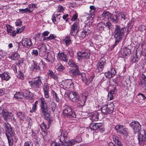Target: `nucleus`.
Masks as SVG:
<instances>
[{
	"label": "nucleus",
	"mask_w": 146,
	"mask_h": 146,
	"mask_svg": "<svg viewBox=\"0 0 146 146\" xmlns=\"http://www.w3.org/2000/svg\"><path fill=\"white\" fill-rule=\"evenodd\" d=\"M3 125L5 130V133L8 140L9 145L12 146L13 141L16 142L17 140L15 136L14 131L7 122L4 123Z\"/></svg>",
	"instance_id": "obj_1"
},
{
	"label": "nucleus",
	"mask_w": 146,
	"mask_h": 146,
	"mask_svg": "<svg viewBox=\"0 0 146 146\" xmlns=\"http://www.w3.org/2000/svg\"><path fill=\"white\" fill-rule=\"evenodd\" d=\"M41 110L45 119L48 121L49 125L51 123L50 112L49 108L48 107L47 104L43 98L40 99Z\"/></svg>",
	"instance_id": "obj_2"
},
{
	"label": "nucleus",
	"mask_w": 146,
	"mask_h": 146,
	"mask_svg": "<svg viewBox=\"0 0 146 146\" xmlns=\"http://www.w3.org/2000/svg\"><path fill=\"white\" fill-rule=\"evenodd\" d=\"M126 29L124 27L117 25L115 27L114 33L113 38L116 39V42H119L123 38Z\"/></svg>",
	"instance_id": "obj_3"
},
{
	"label": "nucleus",
	"mask_w": 146,
	"mask_h": 146,
	"mask_svg": "<svg viewBox=\"0 0 146 146\" xmlns=\"http://www.w3.org/2000/svg\"><path fill=\"white\" fill-rule=\"evenodd\" d=\"M59 137H60V140L62 144L64 146H72L76 144L77 143H79L81 142L82 139L80 136H79V139L78 140L72 139L71 141L68 140L67 138L62 136V135H60Z\"/></svg>",
	"instance_id": "obj_4"
},
{
	"label": "nucleus",
	"mask_w": 146,
	"mask_h": 146,
	"mask_svg": "<svg viewBox=\"0 0 146 146\" xmlns=\"http://www.w3.org/2000/svg\"><path fill=\"white\" fill-rule=\"evenodd\" d=\"M114 108V104L112 102L110 104L103 106L101 108V111L104 114L107 115L111 113Z\"/></svg>",
	"instance_id": "obj_5"
},
{
	"label": "nucleus",
	"mask_w": 146,
	"mask_h": 146,
	"mask_svg": "<svg viewBox=\"0 0 146 146\" xmlns=\"http://www.w3.org/2000/svg\"><path fill=\"white\" fill-rule=\"evenodd\" d=\"M65 109L63 111V114L64 115H66L69 118L75 117L76 115L75 112L72 110L71 107L66 105L65 106Z\"/></svg>",
	"instance_id": "obj_6"
},
{
	"label": "nucleus",
	"mask_w": 146,
	"mask_h": 146,
	"mask_svg": "<svg viewBox=\"0 0 146 146\" xmlns=\"http://www.w3.org/2000/svg\"><path fill=\"white\" fill-rule=\"evenodd\" d=\"M69 97L70 100L73 102H77L79 104H80V102H82L80 100L79 96L76 92H70Z\"/></svg>",
	"instance_id": "obj_7"
},
{
	"label": "nucleus",
	"mask_w": 146,
	"mask_h": 146,
	"mask_svg": "<svg viewBox=\"0 0 146 146\" xmlns=\"http://www.w3.org/2000/svg\"><path fill=\"white\" fill-rule=\"evenodd\" d=\"M79 23L76 22L73 23L71 27L70 33L71 35L74 36L78 33L79 29Z\"/></svg>",
	"instance_id": "obj_8"
},
{
	"label": "nucleus",
	"mask_w": 146,
	"mask_h": 146,
	"mask_svg": "<svg viewBox=\"0 0 146 146\" xmlns=\"http://www.w3.org/2000/svg\"><path fill=\"white\" fill-rule=\"evenodd\" d=\"M129 125L133 129L135 133L138 132L141 129V126L137 121H134L132 122Z\"/></svg>",
	"instance_id": "obj_9"
},
{
	"label": "nucleus",
	"mask_w": 146,
	"mask_h": 146,
	"mask_svg": "<svg viewBox=\"0 0 146 146\" xmlns=\"http://www.w3.org/2000/svg\"><path fill=\"white\" fill-rule=\"evenodd\" d=\"M131 54V50L127 47L122 48L119 51V55L122 58L125 57Z\"/></svg>",
	"instance_id": "obj_10"
},
{
	"label": "nucleus",
	"mask_w": 146,
	"mask_h": 146,
	"mask_svg": "<svg viewBox=\"0 0 146 146\" xmlns=\"http://www.w3.org/2000/svg\"><path fill=\"white\" fill-rule=\"evenodd\" d=\"M29 83L30 84V86L33 89H35L40 88L42 84V82L35 80L29 81Z\"/></svg>",
	"instance_id": "obj_11"
},
{
	"label": "nucleus",
	"mask_w": 146,
	"mask_h": 146,
	"mask_svg": "<svg viewBox=\"0 0 146 146\" xmlns=\"http://www.w3.org/2000/svg\"><path fill=\"white\" fill-rule=\"evenodd\" d=\"M21 42L23 46L27 48H30L33 45L31 40L29 38H23Z\"/></svg>",
	"instance_id": "obj_12"
},
{
	"label": "nucleus",
	"mask_w": 146,
	"mask_h": 146,
	"mask_svg": "<svg viewBox=\"0 0 146 146\" xmlns=\"http://www.w3.org/2000/svg\"><path fill=\"white\" fill-rule=\"evenodd\" d=\"M90 54L89 52H77V58L78 60L83 58L89 59Z\"/></svg>",
	"instance_id": "obj_13"
},
{
	"label": "nucleus",
	"mask_w": 146,
	"mask_h": 146,
	"mask_svg": "<svg viewBox=\"0 0 146 146\" xmlns=\"http://www.w3.org/2000/svg\"><path fill=\"white\" fill-rule=\"evenodd\" d=\"M69 72L75 80L77 79V76L80 75V71L78 69L74 68L72 70L70 69Z\"/></svg>",
	"instance_id": "obj_14"
},
{
	"label": "nucleus",
	"mask_w": 146,
	"mask_h": 146,
	"mask_svg": "<svg viewBox=\"0 0 146 146\" xmlns=\"http://www.w3.org/2000/svg\"><path fill=\"white\" fill-rule=\"evenodd\" d=\"M4 113L3 117L5 120L9 121L12 119L13 115L11 113L9 112L7 110H6L5 111H4Z\"/></svg>",
	"instance_id": "obj_15"
},
{
	"label": "nucleus",
	"mask_w": 146,
	"mask_h": 146,
	"mask_svg": "<svg viewBox=\"0 0 146 146\" xmlns=\"http://www.w3.org/2000/svg\"><path fill=\"white\" fill-rule=\"evenodd\" d=\"M106 64L105 60L104 58H102L97 63V69L99 71H102Z\"/></svg>",
	"instance_id": "obj_16"
},
{
	"label": "nucleus",
	"mask_w": 146,
	"mask_h": 146,
	"mask_svg": "<svg viewBox=\"0 0 146 146\" xmlns=\"http://www.w3.org/2000/svg\"><path fill=\"white\" fill-rule=\"evenodd\" d=\"M116 74V71L113 68L110 69L107 72L105 73L106 77L109 78H111L113 77Z\"/></svg>",
	"instance_id": "obj_17"
},
{
	"label": "nucleus",
	"mask_w": 146,
	"mask_h": 146,
	"mask_svg": "<svg viewBox=\"0 0 146 146\" xmlns=\"http://www.w3.org/2000/svg\"><path fill=\"white\" fill-rule=\"evenodd\" d=\"M111 14L109 12L105 11L101 15L102 16L100 17V18L101 20H105L106 21H109L111 17Z\"/></svg>",
	"instance_id": "obj_18"
},
{
	"label": "nucleus",
	"mask_w": 146,
	"mask_h": 146,
	"mask_svg": "<svg viewBox=\"0 0 146 146\" xmlns=\"http://www.w3.org/2000/svg\"><path fill=\"white\" fill-rule=\"evenodd\" d=\"M23 97L27 99L31 100L33 99V94L29 90H25L23 92Z\"/></svg>",
	"instance_id": "obj_19"
},
{
	"label": "nucleus",
	"mask_w": 146,
	"mask_h": 146,
	"mask_svg": "<svg viewBox=\"0 0 146 146\" xmlns=\"http://www.w3.org/2000/svg\"><path fill=\"white\" fill-rule=\"evenodd\" d=\"M143 133L144 134H141L140 133L138 135V138L139 141V143L140 145H143V143L146 140V136L145 134V131H143Z\"/></svg>",
	"instance_id": "obj_20"
},
{
	"label": "nucleus",
	"mask_w": 146,
	"mask_h": 146,
	"mask_svg": "<svg viewBox=\"0 0 146 146\" xmlns=\"http://www.w3.org/2000/svg\"><path fill=\"white\" fill-rule=\"evenodd\" d=\"M0 77L2 80L8 81L11 78L9 73L7 72H5L3 73L0 74Z\"/></svg>",
	"instance_id": "obj_21"
},
{
	"label": "nucleus",
	"mask_w": 146,
	"mask_h": 146,
	"mask_svg": "<svg viewBox=\"0 0 146 146\" xmlns=\"http://www.w3.org/2000/svg\"><path fill=\"white\" fill-rule=\"evenodd\" d=\"M33 64H31V70L38 72L40 70V68L38 64L36 62L33 61Z\"/></svg>",
	"instance_id": "obj_22"
},
{
	"label": "nucleus",
	"mask_w": 146,
	"mask_h": 146,
	"mask_svg": "<svg viewBox=\"0 0 146 146\" xmlns=\"http://www.w3.org/2000/svg\"><path fill=\"white\" fill-rule=\"evenodd\" d=\"M146 84V76L142 74L139 77V84L140 86H142Z\"/></svg>",
	"instance_id": "obj_23"
},
{
	"label": "nucleus",
	"mask_w": 146,
	"mask_h": 146,
	"mask_svg": "<svg viewBox=\"0 0 146 146\" xmlns=\"http://www.w3.org/2000/svg\"><path fill=\"white\" fill-rule=\"evenodd\" d=\"M88 96V92L87 91L85 92L84 94L82 95V101H81L82 102H80V104H79L80 106H82L84 105L87 99Z\"/></svg>",
	"instance_id": "obj_24"
},
{
	"label": "nucleus",
	"mask_w": 146,
	"mask_h": 146,
	"mask_svg": "<svg viewBox=\"0 0 146 146\" xmlns=\"http://www.w3.org/2000/svg\"><path fill=\"white\" fill-rule=\"evenodd\" d=\"M99 113L97 111H95L91 114L90 119L92 121H96L99 119Z\"/></svg>",
	"instance_id": "obj_25"
},
{
	"label": "nucleus",
	"mask_w": 146,
	"mask_h": 146,
	"mask_svg": "<svg viewBox=\"0 0 146 146\" xmlns=\"http://www.w3.org/2000/svg\"><path fill=\"white\" fill-rule=\"evenodd\" d=\"M110 19L113 23H117L119 21V17L116 15H111V16Z\"/></svg>",
	"instance_id": "obj_26"
},
{
	"label": "nucleus",
	"mask_w": 146,
	"mask_h": 146,
	"mask_svg": "<svg viewBox=\"0 0 146 146\" xmlns=\"http://www.w3.org/2000/svg\"><path fill=\"white\" fill-rule=\"evenodd\" d=\"M19 54L17 52H13L11 56H9V58L12 60H16L18 59L19 57Z\"/></svg>",
	"instance_id": "obj_27"
},
{
	"label": "nucleus",
	"mask_w": 146,
	"mask_h": 146,
	"mask_svg": "<svg viewBox=\"0 0 146 146\" xmlns=\"http://www.w3.org/2000/svg\"><path fill=\"white\" fill-rule=\"evenodd\" d=\"M90 15H91L90 18H91L92 19L94 17L95 14L94 13L95 11L96 8L94 6L92 5L90 6Z\"/></svg>",
	"instance_id": "obj_28"
},
{
	"label": "nucleus",
	"mask_w": 146,
	"mask_h": 146,
	"mask_svg": "<svg viewBox=\"0 0 146 146\" xmlns=\"http://www.w3.org/2000/svg\"><path fill=\"white\" fill-rule=\"evenodd\" d=\"M127 129L124 126H123L121 131L120 132L121 134H123L125 137V138H126L128 135V133L127 131Z\"/></svg>",
	"instance_id": "obj_29"
},
{
	"label": "nucleus",
	"mask_w": 146,
	"mask_h": 146,
	"mask_svg": "<svg viewBox=\"0 0 146 146\" xmlns=\"http://www.w3.org/2000/svg\"><path fill=\"white\" fill-rule=\"evenodd\" d=\"M96 125V126L97 129H98L100 131L102 132L104 131V129L103 128V126L102 124L101 123H95Z\"/></svg>",
	"instance_id": "obj_30"
},
{
	"label": "nucleus",
	"mask_w": 146,
	"mask_h": 146,
	"mask_svg": "<svg viewBox=\"0 0 146 146\" xmlns=\"http://www.w3.org/2000/svg\"><path fill=\"white\" fill-rule=\"evenodd\" d=\"M140 56L137 55V53L134 55L132 57H131V60L133 62L135 63L137 62L140 58Z\"/></svg>",
	"instance_id": "obj_31"
},
{
	"label": "nucleus",
	"mask_w": 146,
	"mask_h": 146,
	"mask_svg": "<svg viewBox=\"0 0 146 146\" xmlns=\"http://www.w3.org/2000/svg\"><path fill=\"white\" fill-rule=\"evenodd\" d=\"M33 11V9H30L29 8H27L25 9H20L19 10V11L21 13H31Z\"/></svg>",
	"instance_id": "obj_32"
},
{
	"label": "nucleus",
	"mask_w": 146,
	"mask_h": 146,
	"mask_svg": "<svg viewBox=\"0 0 146 146\" xmlns=\"http://www.w3.org/2000/svg\"><path fill=\"white\" fill-rule=\"evenodd\" d=\"M23 97L22 92H17L14 94V97L16 99H21Z\"/></svg>",
	"instance_id": "obj_33"
},
{
	"label": "nucleus",
	"mask_w": 146,
	"mask_h": 146,
	"mask_svg": "<svg viewBox=\"0 0 146 146\" xmlns=\"http://www.w3.org/2000/svg\"><path fill=\"white\" fill-rule=\"evenodd\" d=\"M55 68L58 71L62 72L64 69V67L60 63H58L56 65Z\"/></svg>",
	"instance_id": "obj_34"
},
{
	"label": "nucleus",
	"mask_w": 146,
	"mask_h": 146,
	"mask_svg": "<svg viewBox=\"0 0 146 146\" xmlns=\"http://www.w3.org/2000/svg\"><path fill=\"white\" fill-rule=\"evenodd\" d=\"M48 75L54 80H56L58 78L57 76L55 75L52 70H49L48 72Z\"/></svg>",
	"instance_id": "obj_35"
},
{
	"label": "nucleus",
	"mask_w": 146,
	"mask_h": 146,
	"mask_svg": "<svg viewBox=\"0 0 146 146\" xmlns=\"http://www.w3.org/2000/svg\"><path fill=\"white\" fill-rule=\"evenodd\" d=\"M38 48L40 49V52L42 53L45 52L47 50L46 45L43 44H42L40 47Z\"/></svg>",
	"instance_id": "obj_36"
},
{
	"label": "nucleus",
	"mask_w": 146,
	"mask_h": 146,
	"mask_svg": "<svg viewBox=\"0 0 146 146\" xmlns=\"http://www.w3.org/2000/svg\"><path fill=\"white\" fill-rule=\"evenodd\" d=\"M63 40L64 42L65 43L66 46H68L71 43V40L70 37L68 36H66Z\"/></svg>",
	"instance_id": "obj_37"
},
{
	"label": "nucleus",
	"mask_w": 146,
	"mask_h": 146,
	"mask_svg": "<svg viewBox=\"0 0 146 146\" xmlns=\"http://www.w3.org/2000/svg\"><path fill=\"white\" fill-rule=\"evenodd\" d=\"M95 77V76L94 74L90 76L89 79H87V81L85 82V84L86 85H88L89 84L91 83Z\"/></svg>",
	"instance_id": "obj_38"
},
{
	"label": "nucleus",
	"mask_w": 146,
	"mask_h": 146,
	"mask_svg": "<svg viewBox=\"0 0 146 146\" xmlns=\"http://www.w3.org/2000/svg\"><path fill=\"white\" fill-rule=\"evenodd\" d=\"M17 115L19 117L20 119L23 120L25 118L24 113L22 112H18L17 113Z\"/></svg>",
	"instance_id": "obj_39"
},
{
	"label": "nucleus",
	"mask_w": 146,
	"mask_h": 146,
	"mask_svg": "<svg viewBox=\"0 0 146 146\" xmlns=\"http://www.w3.org/2000/svg\"><path fill=\"white\" fill-rule=\"evenodd\" d=\"M22 21L20 19L17 20L15 22L16 26H21L22 25Z\"/></svg>",
	"instance_id": "obj_40"
},
{
	"label": "nucleus",
	"mask_w": 146,
	"mask_h": 146,
	"mask_svg": "<svg viewBox=\"0 0 146 146\" xmlns=\"http://www.w3.org/2000/svg\"><path fill=\"white\" fill-rule=\"evenodd\" d=\"M8 25L9 26V27H7V33L9 34L10 33V34H11L13 32V31H14V30H13V27L10 26L9 25Z\"/></svg>",
	"instance_id": "obj_41"
},
{
	"label": "nucleus",
	"mask_w": 146,
	"mask_h": 146,
	"mask_svg": "<svg viewBox=\"0 0 146 146\" xmlns=\"http://www.w3.org/2000/svg\"><path fill=\"white\" fill-rule=\"evenodd\" d=\"M60 131H61L60 135L67 138L68 133L66 131L62 130H60Z\"/></svg>",
	"instance_id": "obj_42"
},
{
	"label": "nucleus",
	"mask_w": 146,
	"mask_h": 146,
	"mask_svg": "<svg viewBox=\"0 0 146 146\" xmlns=\"http://www.w3.org/2000/svg\"><path fill=\"white\" fill-rule=\"evenodd\" d=\"M123 126L121 125H117L115 127V129L117 132H120L121 131L122 129Z\"/></svg>",
	"instance_id": "obj_43"
},
{
	"label": "nucleus",
	"mask_w": 146,
	"mask_h": 146,
	"mask_svg": "<svg viewBox=\"0 0 146 146\" xmlns=\"http://www.w3.org/2000/svg\"><path fill=\"white\" fill-rule=\"evenodd\" d=\"M60 14L57 15L56 14H55L54 15L52 16V21L55 23V22H56V18L58 19V17L60 15Z\"/></svg>",
	"instance_id": "obj_44"
},
{
	"label": "nucleus",
	"mask_w": 146,
	"mask_h": 146,
	"mask_svg": "<svg viewBox=\"0 0 146 146\" xmlns=\"http://www.w3.org/2000/svg\"><path fill=\"white\" fill-rule=\"evenodd\" d=\"M52 94L53 96V98L55 99L56 102H59L60 101V100L58 97L57 94L55 93L54 91H53Z\"/></svg>",
	"instance_id": "obj_45"
},
{
	"label": "nucleus",
	"mask_w": 146,
	"mask_h": 146,
	"mask_svg": "<svg viewBox=\"0 0 146 146\" xmlns=\"http://www.w3.org/2000/svg\"><path fill=\"white\" fill-rule=\"evenodd\" d=\"M58 56L59 58L61 59L65 57H67V55L64 54V52L60 53V52L58 54Z\"/></svg>",
	"instance_id": "obj_46"
},
{
	"label": "nucleus",
	"mask_w": 146,
	"mask_h": 146,
	"mask_svg": "<svg viewBox=\"0 0 146 146\" xmlns=\"http://www.w3.org/2000/svg\"><path fill=\"white\" fill-rule=\"evenodd\" d=\"M120 15L121 19H123L124 20L127 19V15L125 12L121 13Z\"/></svg>",
	"instance_id": "obj_47"
},
{
	"label": "nucleus",
	"mask_w": 146,
	"mask_h": 146,
	"mask_svg": "<svg viewBox=\"0 0 146 146\" xmlns=\"http://www.w3.org/2000/svg\"><path fill=\"white\" fill-rule=\"evenodd\" d=\"M82 78L83 81L85 82L87 81V78H86V75L85 73H82L80 74V75Z\"/></svg>",
	"instance_id": "obj_48"
},
{
	"label": "nucleus",
	"mask_w": 146,
	"mask_h": 146,
	"mask_svg": "<svg viewBox=\"0 0 146 146\" xmlns=\"http://www.w3.org/2000/svg\"><path fill=\"white\" fill-rule=\"evenodd\" d=\"M106 25L109 29H111L113 28V26L111 24L109 21H107L106 22Z\"/></svg>",
	"instance_id": "obj_49"
},
{
	"label": "nucleus",
	"mask_w": 146,
	"mask_h": 146,
	"mask_svg": "<svg viewBox=\"0 0 146 146\" xmlns=\"http://www.w3.org/2000/svg\"><path fill=\"white\" fill-rule=\"evenodd\" d=\"M90 127L91 129L93 130H96L97 129L96 126V123H92L91 124L90 126Z\"/></svg>",
	"instance_id": "obj_50"
},
{
	"label": "nucleus",
	"mask_w": 146,
	"mask_h": 146,
	"mask_svg": "<svg viewBox=\"0 0 146 146\" xmlns=\"http://www.w3.org/2000/svg\"><path fill=\"white\" fill-rule=\"evenodd\" d=\"M19 33H20V32H19V31H18L17 30V31L14 30L12 33L11 34H9V35L12 36L13 37H14L16 36L17 34Z\"/></svg>",
	"instance_id": "obj_51"
},
{
	"label": "nucleus",
	"mask_w": 146,
	"mask_h": 146,
	"mask_svg": "<svg viewBox=\"0 0 146 146\" xmlns=\"http://www.w3.org/2000/svg\"><path fill=\"white\" fill-rule=\"evenodd\" d=\"M146 27L144 25H141L139 26L138 29L141 31H143L145 29Z\"/></svg>",
	"instance_id": "obj_52"
},
{
	"label": "nucleus",
	"mask_w": 146,
	"mask_h": 146,
	"mask_svg": "<svg viewBox=\"0 0 146 146\" xmlns=\"http://www.w3.org/2000/svg\"><path fill=\"white\" fill-rule=\"evenodd\" d=\"M18 73V76L19 78L21 80H23L24 78V76L23 73L21 71H19Z\"/></svg>",
	"instance_id": "obj_53"
},
{
	"label": "nucleus",
	"mask_w": 146,
	"mask_h": 146,
	"mask_svg": "<svg viewBox=\"0 0 146 146\" xmlns=\"http://www.w3.org/2000/svg\"><path fill=\"white\" fill-rule=\"evenodd\" d=\"M117 92V90L116 88V87H113V89H112L109 92L111 94H115Z\"/></svg>",
	"instance_id": "obj_54"
},
{
	"label": "nucleus",
	"mask_w": 146,
	"mask_h": 146,
	"mask_svg": "<svg viewBox=\"0 0 146 146\" xmlns=\"http://www.w3.org/2000/svg\"><path fill=\"white\" fill-rule=\"evenodd\" d=\"M51 146H61L60 144L55 141H53L51 143Z\"/></svg>",
	"instance_id": "obj_55"
},
{
	"label": "nucleus",
	"mask_w": 146,
	"mask_h": 146,
	"mask_svg": "<svg viewBox=\"0 0 146 146\" xmlns=\"http://www.w3.org/2000/svg\"><path fill=\"white\" fill-rule=\"evenodd\" d=\"M137 95L139 96L142 100H145L146 99V97L143 94L139 93Z\"/></svg>",
	"instance_id": "obj_56"
},
{
	"label": "nucleus",
	"mask_w": 146,
	"mask_h": 146,
	"mask_svg": "<svg viewBox=\"0 0 146 146\" xmlns=\"http://www.w3.org/2000/svg\"><path fill=\"white\" fill-rule=\"evenodd\" d=\"M6 110L4 109L3 108L0 107V117L3 116L4 113V111Z\"/></svg>",
	"instance_id": "obj_57"
},
{
	"label": "nucleus",
	"mask_w": 146,
	"mask_h": 146,
	"mask_svg": "<svg viewBox=\"0 0 146 146\" xmlns=\"http://www.w3.org/2000/svg\"><path fill=\"white\" fill-rule=\"evenodd\" d=\"M56 105L54 103H53L51 105V109L52 111H54L56 110Z\"/></svg>",
	"instance_id": "obj_58"
},
{
	"label": "nucleus",
	"mask_w": 146,
	"mask_h": 146,
	"mask_svg": "<svg viewBox=\"0 0 146 146\" xmlns=\"http://www.w3.org/2000/svg\"><path fill=\"white\" fill-rule=\"evenodd\" d=\"M58 10L59 12H61L62 11L64 10V8L62 6L59 5L58 6Z\"/></svg>",
	"instance_id": "obj_59"
},
{
	"label": "nucleus",
	"mask_w": 146,
	"mask_h": 146,
	"mask_svg": "<svg viewBox=\"0 0 146 146\" xmlns=\"http://www.w3.org/2000/svg\"><path fill=\"white\" fill-rule=\"evenodd\" d=\"M25 28V26L22 27L21 28H17L16 29L17 30L19 31L20 33H21L24 30Z\"/></svg>",
	"instance_id": "obj_60"
},
{
	"label": "nucleus",
	"mask_w": 146,
	"mask_h": 146,
	"mask_svg": "<svg viewBox=\"0 0 146 146\" xmlns=\"http://www.w3.org/2000/svg\"><path fill=\"white\" fill-rule=\"evenodd\" d=\"M48 91H44L45 97L46 98H48L49 97Z\"/></svg>",
	"instance_id": "obj_61"
},
{
	"label": "nucleus",
	"mask_w": 146,
	"mask_h": 146,
	"mask_svg": "<svg viewBox=\"0 0 146 146\" xmlns=\"http://www.w3.org/2000/svg\"><path fill=\"white\" fill-rule=\"evenodd\" d=\"M44 91L49 90V86L47 84H45L43 87Z\"/></svg>",
	"instance_id": "obj_62"
},
{
	"label": "nucleus",
	"mask_w": 146,
	"mask_h": 146,
	"mask_svg": "<svg viewBox=\"0 0 146 146\" xmlns=\"http://www.w3.org/2000/svg\"><path fill=\"white\" fill-rule=\"evenodd\" d=\"M113 141L115 142V143H116V141H117L118 140H119L118 137L117 136L113 135L112 136Z\"/></svg>",
	"instance_id": "obj_63"
},
{
	"label": "nucleus",
	"mask_w": 146,
	"mask_h": 146,
	"mask_svg": "<svg viewBox=\"0 0 146 146\" xmlns=\"http://www.w3.org/2000/svg\"><path fill=\"white\" fill-rule=\"evenodd\" d=\"M83 33H85L86 35H88L90 33V31L88 29H85L83 31Z\"/></svg>",
	"instance_id": "obj_64"
}]
</instances>
